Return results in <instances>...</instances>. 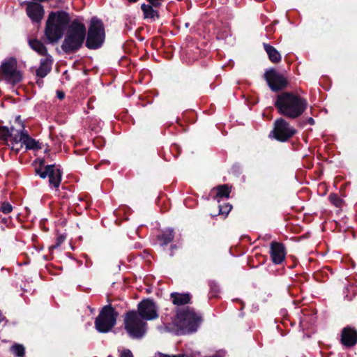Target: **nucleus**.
<instances>
[{
  "mask_svg": "<svg viewBox=\"0 0 357 357\" xmlns=\"http://www.w3.org/2000/svg\"><path fill=\"white\" fill-rule=\"evenodd\" d=\"M26 13L33 22H40L44 15L43 7L36 2H29Z\"/></svg>",
  "mask_w": 357,
  "mask_h": 357,
  "instance_id": "15",
  "label": "nucleus"
},
{
  "mask_svg": "<svg viewBox=\"0 0 357 357\" xmlns=\"http://www.w3.org/2000/svg\"><path fill=\"white\" fill-rule=\"evenodd\" d=\"M36 84H37L39 86H41L43 85V80H41V79H38V80L36 81Z\"/></svg>",
  "mask_w": 357,
  "mask_h": 357,
  "instance_id": "37",
  "label": "nucleus"
},
{
  "mask_svg": "<svg viewBox=\"0 0 357 357\" xmlns=\"http://www.w3.org/2000/svg\"><path fill=\"white\" fill-rule=\"evenodd\" d=\"M1 222H2L3 223H4V224H6V223H7V222H8V220H7V218H2Z\"/></svg>",
  "mask_w": 357,
  "mask_h": 357,
  "instance_id": "39",
  "label": "nucleus"
},
{
  "mask_svg": "<svg viewBox=\"0 0 357 357\" xmlns=\"http://www.w3.org/2000/svg\"><path fill=\"white\" fill-rule=\"evenodd\" d=\"M86 36V29L84 24H70L61 49L67 54L76 52L82 46Z\"/></svg>",
  "mask_w": 357,
  "mask_h": 357,
  "instance_id": "2",
  "label": "nucleus"
},
{
  "mask_svg": "<svg viewBox=\"0 0 357 357\" xmlns=\"http://www.w3.org/2000/svg\"><path fill=\"white\" fill-rule=\"evenodd\" d=\"M175 248H176L175 245H172V248L175 249Z\"/></svg>",
  "mask_w": 357,
  "mask_h": 357,
  "instance_id": "44",
  "label": "nucleus"
},
{
  "mask_svg": "<svg viewBox=\"0 0 357 357\" xmlns=\"http://www.w3.org/2000/svg\"><path fill=\"white\" fill-rule=\"evenodd\" d=\"M88 22L93 23V22H102L100 19H98L97 17L95 16V17H91Z\"/></svg>",
  "mask_w": 357,
  "mask_h": 357,
  "instance_id": "34",
  "label": "nucleus"
},
{
  "mask_svg": "<svg viewBox=\"0 0 357 357\" xmlns=\"http://www.w3.org/2000/svg\"><path fill=\"white\" fill-rule=\"evenodd\" d=\"M9 139V129L0 126V139L8 141Z\"/></svg>",
  "mask_w": 357,
  "mask_h": 357,
  "instance_id": "27",
  "label": "nucleus"
},
{
  "mask_svg": "<svg viewBox=\"0 0 357 357\" xmlns=\"http://www.w3.org/2000/svg\"><path fill=\"white\" fill-rule=\"evenodd\" d=\"M274 105L280 114L294 119L306 109L307 102L291 92H282L277 96Z\"/></svg>",
  "mask_w": 357,
  "mask_h": 357,
  "instance_id": "1",
  "label": "nucleus"
},
{
  "mask_svg": "<svg viewBox=\"0 0 357 357\" xmlns=\"http://www.w3.org/2000/svg\"><path fill=\"white\" fill-rule=\"evenodd\" d=\"M81 17H71L64 10L52 11L45 22H82Z\"/></svg>",
  "mask_w": 357,
  "mask_h": 357,
  "instance_id": "14",
  "label": "nucleus"
},
{
  "mask_svg": "<svg viewBox=\"0 0 357 357\" xmlns=\"http://www.w3.org/2000/svg\"><path fill=\"white\" fill-rule=\"evenodd\" d=\"M174 232L172 229H169L167 231L165 234H163L160 239L162 241V245H167L169 243L172 242L174 239Z\"/></svg>",
  "mask_w": 357,
  "mask_h": 357,
  "instance_id": "24",
  "label": "nucleus"
},
{
  "mask_svg": "<svg viewBox=\"0 0 357 357\" xmlns=\"http://www.w3.org/2000/svg\"><path fill=\"white\" fill-rule=\"evenodd\" d=\"M13 211V207L11 204H10L8 202H3L1 204V206L0 207V211L3 213L4 214H7L10 213Z\"/></svg>",
  "mask_w": 357,
  "mask_h": 357,
  "instance_id": "28",
  "label": "nucleus"
},
{
  "mask_svg": "<svg viewBox=\"0 0 357 357\" xmlns=\"http://www.w3.org/2000/svg\"><path fill=\"white\" fill-rule=\"evenodd\" d=\"M130 3H136L138 0H128Z\"/></svg>",
  "mask_w": 357,
  "mask_h": 357,
  "instance_id": "41",
  "label": "nucleus"
},
{
  "mask_svg": "<svg viewBox=\"0 0 357 357\" xmlns=\"http://www.w3.org/2000/svg\"><path fill=\"white\" fill-rule=\"evenodd\" d=\"M125 328L133 338L142 337L146 332V324L139 316L137 312H128L124 318Z\"/></svg>",
  "mask_w": 357,
  "mask_h": 357,
  "instance_id": "5",
  "label": "nucleus"
},
{
  "mask_svg": "<svg viewBox=\"0 0 357 357\" xmlns=\"http://www.w3.org/2000/svg\"><path fill=\"white\" fill-rule=\"evenodd\" d=\"M308 123L311 125H313L314 123V121L312 118H309L308 119Z\"/></svg>",
  "mask_w": 357,
  "mask_h": 357,
  "instance_id": "38",
  "label": "nucleus"
},
{
  "mask_svg": "<svg viewBox=\"0 0 357 357\" xmlns=\"http://www.w3.org/2000/svg\"><path fill=\"white\" fill-rule=\"evenodd\" d=\"M271 255L275 264L282 263L285 257L284 245L280 243L272 242L271 244Z\"/></svg>",
  "mask_w": 357,
  "mask_h": 357,
  "instance_id": "17",
  "label": "nucleus"
},
{
  "mask_svg": "<svg viewBox=\"0 0 357 357\" xmlns=\"http://www.w3.org/2000/svg\"><path fill=\"white\" fill-rule=\"evenodd\" d=\"M36 173L39 174L43 178L49 177V182L55 188L59 186L61 180V174L59 169H56L54 165H47L45 170L42 171L41 169H36Z\"/></svg>",
  "mask_w": 357,
  "mask_h": 357,
  "instance_id": "11",
  "label": "nucleus"
},
{
  "mask_svg": "<svg viewBox=\"0 0 357 357\" xmlns=\"http://www.w3.org/2000/svg\"><path fill=\"white\" fill-rule=\"evenodd\" d=\"M217 190H218V193H217L218 197H229L230 190H229V188L227 187V185H219L217 187Z\"/></svg>",
  "mask_w": 357,
  "mask_h": 357,
  "instance_id": "26",
  "label": "nucleus"
},
{
  "mask_svg": "<svg viewBox=\"0 0 357 357\" xmlns=\"http://www.w3.org/2000/svg\"><path fill=\"white\" fill-rule=\"evenodd\" d=\"M27 131L25 130L24 123L17 116L15 119V125L9 129V139L10 148L13 151L17 153L22 149V142L26 137Z\"/></svg>",
  "mask_w": 357,
  "mask_h": 357,
  "instance_id": "7",
  "label": "nucleus"
},
{
  "mask_svg": "<svg viewBox=\"0 0 357 357\" xmlns=\"http://www.w3.org/2000/svg\"><path fill=\"white\" fill-rule=\"evenodd\" d=\"M264 49L268 55L269 59L273 63H278L281 60V56L278 50L268 44H264Z\"/></svg>",
  "mask_w": 357,
  "mask_h": 357,
  "instance_id": "19",
  "label": "nucleus"
},
{
  "mask_svg": "<svg viewBox=\"0 0 357 357\" xmlns=\"http://www.w3.org/2000/svg\"><path fill=\"white\" fill-rule=\"evenodd\" d=\"M150 6H153L155 8H159L161 6V1L160 0H146Z\"/></svg>",
  "mask_w": 357,
  "mask_h": 357,
  "instance_id": "32",
  "label": "nucleus"
},
{
  "mask_svg": "<svg viewBox=\"0 0 357 357\" xmlns=\"http://www.w3.org/2000/svg\"><path fill=\"white\" fill-rule=\"evenodd\" d=\"M39 162H40V165H44V160L43 159L39 160Z\"/></svg>",
  "mask_w": 357,
  "mask_h": 357,
  "instance_id": "40",
  "label": "nucleus"
},
{
  "mask_svg": "<svg viewBox=\"0 0 357 357\" xmlns=\"http://www.w3.org/2000/svg\"><path fill=\"white\" fill-rule=\"evenodd\" d=\"M0 75L5 80L13 84L19 83L22 79V74L17 69V63L14 58H10L1 63Z\"/></svg>",
  "mask_w": 357,
  "mask_h": 357,
  "instance_id": "8",
  "label": "nucleus"
},
{
  "mask_svg": "<svg viewBox=\"0 0 357 357\" xmlns=\"http://www.w3.org/2000/svg\"><path fill=\"white\" fill-rule=\"evenodd\" d=\"M188 23H185V29H186V28H188Z\"/></svg>",
  "mask_w": 357,
  "mask_h": 357,
  "instance_id": "42",
  "label": "nucleus"
},
{
  "mask_svg": "<svg viewBox=\"0 0 357 357\" xmlns=\"http://www.w3.org/2000/svg\"><path fill=\"white\" fill-rule=\"evenodd\" d=\"M121 357H133V356H132V354L130 351L126 350L121 353Z\"/></svg>",
  "mask_w": 357,
  "mask_h": 357,
  "instance_id": "33",
  "label": "nucleus"
},
{
  "mask_svg": "<svg viewBox=\"0 0 357 357\" xmlns=\"http://www.w3.org/2000/svg\"><path fill=\"white\" fill-rule=\"evenodd\" d=\"M202 320V317L193 309L186 308L181 310L178 312L176 320L178 333L185 334L195 331Z\"/></svg>",
  "mask_w": 357,
  "mask_h": 357,
  "instance_id": "3",
  "label": "nucleus"
},
{
  "mask_svg": "<svg viewBox=\"0 0 357 357\" xmlns=\"http://www.w3.org/2000/svg\"><path fill=\"white\" fill-rule=\"evenodd\" d=\"M329 198H330V200L331 201V202L335 206H336L337 207L341 206L342 199H340L336 195H335V194L331 195Z\"/></svg>",
  "mask_w": 357,
  "mask_h": 357,
  "instance_id": "29",
  "label": "nucleus"
},
{
  "mask_svg": "<svg viewBox=\"0 0 357 357\" xmlns=\"http://www.w3.org/2000/svg\"><path fill=\"white\" fill-rule=\"evenodd\" d=\"M29 45L33 50L40 55H46L47 50L45 46L38 40H32L29 41Z\"/></svg>",
  "mask_w": 357,
  "mask_h": 357,
  "instance_id": "23",
  "label": "nucleus"
},
{
  "mask_svg": "<svg viewBox=\"0 0 357 357\" xmlns=\"http://www.w3.org/2000/svg\"><path fill=\"white\" fill-rule=\"evenodd\" d=\"M232 206L229 204H227L225 206L220 207V214H226L227 215L229 212L231 211Z\"/></svg>",
  "mask_w": 357,
  "mask_h": 357,
  "instance_id": "31",
  "label": "nucleus"
},
{
  "mask_svg": "<svg viewBox=\"0 0 357 357\" xmlns=\"http://www.w3.org/2000/svg\"><path fill=\"white\" fill-rule=\"evenodd\" d=\"M264 77L268 86L274 91L282 90L287 85V80L283 75L274 69L266 71Z\"/></svg>",
  "mask_w": 357,
  "mask_h": 357,
  "instance_id": "10",
  "label": "nucleus"
},
{
  "mask_svg": "<svg viewBox=\"0 0 357 357\" xmlns=\"http://www.w3.org/2000/svg\"><path fill=\"white\" fill-rule=\"evenodd\" d=\"M11 351L17 357H23L24 356V347L20 344H15L11 347Z\"/></svg>",
  "mask_w": 357,
  "mask_h": 357,
  "instance_id": "25",
  "label": "nucleus"
},
{
  "mask_svg": "<svg viewBox=\"0 0 357 357\" xmlns=\"http://www.w3.org/2000/svg\"><path fill=\"white\" fill-rule=\"evenodd\" d=\"M171 298H172V303L177 305L187 304L190 300V297L188 294L172 293L171 294Z\"/></svg>",
  "mask_w": 357,
  "mask_h": 357,
  "instance_id": "20",
  "label": "nucleus"
},
{
  "mask_svg": "<svg viewBox=\"0 0 357 357\" xmlns=\"http://www.w3.org/2000/svg\"><path fill=\"white\" fill-rule=\"evenodd\" d=\"M153 6L149 4L143 3L141 6V9L143 11L144 17L145 19L155 20V17H159L158 12L153 9Z\"/></svg>",
  "mask_w": 357,
  "mask_h": 357,
  "instance_id": "21",
  "label": "nucleus"
},
{
  "mask_svg": "<svg viewBox=\"0 0 357 357\" xmlns=\"http://www.w3.org/2000/svg\"><path fill=\"white\" fill-rule=\"evenodd\" d=\"M273 22L277 23L278 22V20H274V21H273Z\"/></svg>",
  "mask_w": 357,
  "mask_h": 357,
  "instance_id": "45",
  "label": "nucleus"
},
{
  "mask_svg": "<svg viewBox=\"0 0 357 357\" xmlns=\"http://www.w3.org/2000/svg\"><path fill=\"white\" fill-rule=\"evenodd\" d=\"M23 145H25L26 149L39 150L42 149L41 144L39 142L36 141L34 139L29 137L28 133L24 139L22 140V148L23 147Z\"/></svg>",
  "mask_w": 357,
  "mask_h": 357,
  "instance_id": "22",
  "label": "nucleus"
},
{
  "mask_svg": "<svg viewBox=\"0 0 357 357\" xmlns=\"http://www.w3.org/2000/svg\"><path fill=\"white\" fill-rule=\"evenodd\" d=\"M341 342L347 347L354 346L357 342V331L354 328H344L341 334Z\"/></svg>",
  "mask_w": 357,
  "mask_h": 357,
  "instance_id": "16",
  "label": "nucleus"
},
{
  "mask_svg": "<svg viewBox=\"0 0 357 357\" xmlns=\"http://www.w3.org/2000/svg\"><path fill=\"white\" fill-rule=\"evenodd\" d=\"M119 314L110 305L104 306L95 320L96 329L100 333H107L115 326Z\"/></svg>",
  "mask_w": 357,
  "mask_h": 357,
  "instance_id": "4",
  "label": "nucleus"
},
{
  "mask_svg": "<svg viewBox=\"0 0 357 357\" xmlns=\"http://www.w3.org/2000/svg\"><path fill=\"white\" fill-rule=\"evenodd\" d=\"M139 316L146 320H151L158 317L157 308L155 303L149 300H144L138 305Z\"/></svg>",
  "mask_w": 357,
  "mask_h": 357,
  "instance_id": "12",
  "label": "nucleus"
},
{
  "mask_svg": "<svg viewBox=\"0 0 357 357\" xmlns=\"http://www.w3.org/2000/svg\"><path fill=\"white\" fill-rule=\"evenodd\" d=\"M272 132L276 139L281 142H286L296 134V130L291 127L286 120L280 118L275 121L274 128Z\"/></svg>",
  "mask_w": 357,
  "mask_h": 357,
  "instance_id": "9",
  "label": "nucleus"
},
{
  "mask_svg": "<svg viewBox=\"0 0 357 357\" xmlns=\"http://www.w3.org/2000/svg\"><path fill=\"white\" fill-rule=\"evenodd\" d=\"M105 39V30L102 24H91L87 30L86 47L89 50L100 48Z\"/></svg>",
  "mask_w": 357,
  "mask_h": 357,
  "instance_id": "6",
  "label": "nucleus"
},
{
  "mask_svg": "<svg viewBox=\"0 0 357 357\" xmlns=\"http://www.w3.org/2000/svg\"><path fill=\"white\" fill-rule=\"evenodd\" d=\"M160 357H188V356H185V355H181V356H167V355H163V356H160Z\"/></svg>",
  "mask_w": 357,
  "mask_h": 357,
  "instance_id": "36",
  "label": "nucleus"
},
{
  "mask_svg": "<svg viewBox=\"0 0 357 357\" xmlns=\"http://www.w3.org/2000/svg\"><path fill=\"white\" fill-rule=\"evenodd\" d=\"M65 239V236L61 235V236H59L57 239H56V243L55 245H53L52 246L50 247V250H53V249H55L56 248H58L64 241Z\"/></svg>",
  "mask_w": 357,
  "mask_h": 357,
  "instance_id": "30",
  "label": "nucleus"
},
{
  "mask_svg": "<svg viewBox=\"0 0 357 357\" xmlns=\"http://www.w3.org/2000/svg\"><path fill=\"white\" fill-rule=\"evenodd\" d=\"M64 24H46L45 35L50 43H56L63 36Z\"/></svg>",
  "mask_w": 357,
  "mask_h": 357,
  "instance_id": "13",
  "label": "nucleus"
},
{
  "mask_svg": "<svg viewBox=\"0 0 357 357\" xmlns=\"http://www.w3.org/2000/svg\"><path fill=\"white\" fill-rule=\"evenodd\" d=\"M126 27H127V29H128V30H130V29H131V28H130L129 26H128V25L126 26Z\"/></svg>",
  "mask_w": 357,
  "mask_h": 357,
  "instance_id": "43",
  "label": "nucleus"
},
{
  "mask_svg": "<svg viewBox=\"0 0 357 357\" xmlns=\"http://www.w3.org/2000/svg\"><path fill=\"white\" fill-rule=\"evenodd\" d=\"M56 94H57V97L60 100H62L64 98V93L61 91H57Z\"/></svg>",
  "mask_w": 357,
  "mask_h": 357,
  "instance_id": "35",
  "label": "nucleus"
},
{
  "mask_svg": "<svg viewBox=\"0 0 357 357\" xmlns=\"http://www.w3.org/2000/svg\"><path fill=\"white\" fill-rule=\"evenodd\" d=\"M52 60L49 58L40 61L39 68L36 70V75L40 78L45 77L51 70Z\"/></svg>",
  "mask_w": 357,
  "mask_h": 357,
  "instance_id": "18",
  "label": "nucleus"
}]
</instances>
